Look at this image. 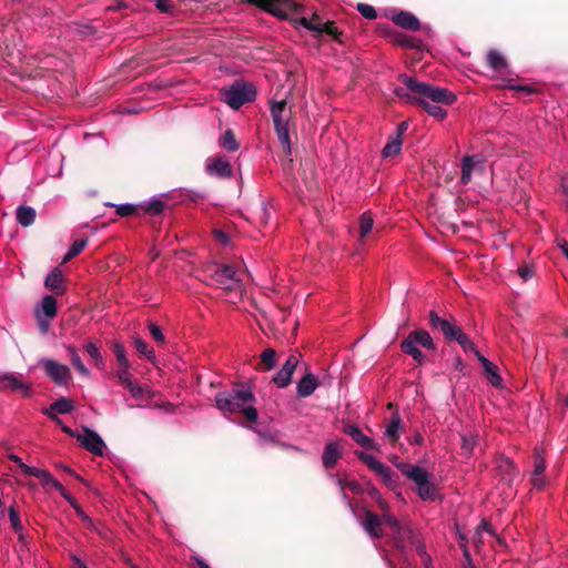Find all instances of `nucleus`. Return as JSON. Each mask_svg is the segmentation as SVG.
Listing matches in <instances>:
<instances>
[{
    "label": "nucleus",
    "instance_id": "f257e3e1",
    "mask_svg": "<svg viewBox=\"0 0 568 568\" xmlns=\"http://www.w3.org/2000/svg\"><path fill=\"white\" fill-rule=\"evenodd\" d=\"M247 3L255 4L280 19H294L297 26L315 32H325L326 36H342L335 22L328 18L314 12L310 17L293 0H244Z\"/></svg>",
    "mask_w": 568,
    "mask_h": 568
},
{
    "label": "nucleus",
    "instance_id": "f03ea898",
    "mask_svg": "<svg viewBox=\"0 0 568 568\" xmlns=\"http://www.w3.org/2000/svg\"><path fill=\"white\" fill-rule=\"evenodd\" d=\"M399 80L408 91L409 97L436 120L442 121L447 116V111L439 104L452 105L457 100L456 94L448 89L420 82L406 74H402Z\"/></svg>",
    "mask_w": 568,
    "mask_h": 568
},
{
    "label": "nucleus",
    "instance_id": "7ed1b4c3",
    "mask_svg": "<svg viewBox=\"0 0 568 568\" xmlns=\"http://www.w3.org/2000/svg\"><path fill=\"white\" fill-rule=\"evenodd\" d=\"M255 396L250 388L240 387L230 392H220L215 395L216 407L224 414L241 413L248 422H256L258 418L255 408Z\"/></svg>",
    "mask_w": 568,
    "mask_h": 568
},
{
    "label": "nucleus",
    "instance_id": "20e7f679",
    "mask_svg": "<svg viewBox=\"0 0 568 568\" xmlns=\"http://www.w3.org/2000/svg\"><path fill=\"white\" fill-rule=\"evenodd\" d=\"M486 63L494 72L491 78L498 82L499 88H507L526 95L535 92L530 85L516 83L517 75L510 70L506 57L499 50L490 49L486 53Z\"/></svg>",
    "mask_w": 568,
    "mask_h": 568
},
{
    "label": "nucleus",
    "instance_id": "39448f33",
    "mask_svg": "<svg viewBox=\"0 0 568 568\" xmlns=\"http://www.w3.org/2000/svg\"><path fill=\"white\" fill-rule=\"evenodd\" d=\"M396 467L405 477L414 481L416 493L422 500L434 501L436 499V486L430 481V475L425 468L409 463H398Z\"/></svg>",
    "mask_w": 568,
    "mask_h": 568
},
{
    "label": "nucleus",
    "instance_id": "423d86ee",
    "mask_svg": "<svg viewBox=\"0 0 568 568\" xmlns=\"http://www.w3.org/2000/svg\"><path fill=\"white\" fill-rule=\"evenodd\" d=\"M271 115L274 129L280 143L282 144L285 154H292V143L290 139L288 119L290 114L286 113V101H272Z\"/></svg>",
    "mask_w": 568,
    "mask_h": 568
},
{
    "label": "nucleus",
    "instance_id": "0eeeda50",
    "mask_svg": "<svg viewBox=\"0 0 568 568\" xmlns=\"http://www.w3.org/2000/svg\"><path fill=\"white\" fill-rule=\"evenodd\" d=\"M422 346L426 349H435V344L430 334L425 329H415L400 343L404 353L413 357L418 364L425 362V354L418 348Z\"/></svg>",
    "mask_w": 568,
    "mask_h": 568
},
{
    "label": "nucleus",
    "instance_id": "6e6552de",
    "mask_svg": "<svg viewBox=\"0 0 568 568\" xmlns=\"http://www.w3.org/2000/svg\"><path fill=\"white\" fill-rule=\"evenodd\" d=\"M256 92L254 88L244 81H235L230 87L221 90V99L234 110L240 109L243 104L255 100Z\"/></svg>",
    "mask_w": 568,
    "mask_h": 568
},
{
    "label": "nucleus",
    "instance_id": "1a4fd4ad",
    "mask_svg": "<svg viewBox=\"0 0 568 568\" xmlns=\"http://www.w3.org/2000/svg\"><path fill=\"white\" fill-rule=\"evenodd\" d=\"M392 539L394 546L404 555H407L408 549L417 548L418 544L424 541L420 539L419 532L413 528L409 523L399 524L392 531Z\"/></svg>",
    "mask_w": 568,
    "mask_h": 568
},
{
    "label": "nucleus",
    "instance_id": "9d476101",
    "mask_svg": "<svg viewBox=\"0 0 568 568\" xmlns=\"http://www.w3.org/2000/svg\"><path fill=\"white\" fill-rule=\"evenodd\" d=\"M356 456L361 459L371 470L381 476L383 483L389 487L390 489H395L397 487V476L392 470L390 467L378 460L374 455L357 452Z\"/></svg>",
    "mask_w": 568,
    "mask_h": 568
},
{
    "label": "nucleus",
    "instance_id": "9b49d317",
    "mask_svg": "<svg viewBox=\"0 0 568 568\" xmlns=\"http://www.w3.org/2000/svg\"><path fill=\"white\" fill-rule=\"evenodd\" d=\"M38 365L43 368L47 377L54 384L60 386L69 384L71 379V371L67 365L51 358H40L38 361Z\"/></svg>",
    "mask_w": 568,
    "mask_h": 568
},
{
    "label": "nucleus",
    "instance_id": "f8f14e48",
    "mask_svg": "<svg viewBox=\"0 0 568 568\" xmlns=\"http://www.w3.org/2000/svg\"><path fill=\"white\" fill-rule=\"evenodd\" d=\"M193 191L187 189H178L173 190L170 193H165V195H170L172 199H174L176 202H183L186 199H192ZM161 196H152L151 199L144 201L141 204V207L151 215H158L163 212L165 207V202L162 200Z\"/></svg>",
    "mask_w": 568,
    "mask_h": 568
},
{
    "label": "nucleus",
    "instance_id": "ddd939ff",
    "mask_svg": "<svg viewBox=\"0 0 568 568\" xmlns=\"http://www.w3.org/2000/svg\"><path fill=\"white\" fill-rule=\"evenodd\" d=\"M214 285L223 290H235L240 287L241 278L233 265L225 264L216 267L211 275Z\"/></svg>",
    "mask_w": 568,
    "mask_h": 568
},
{
    "label": "nucleus",
    "instance_id": "4468645a",
    "mask_svg": "<svg viewBox=\"0 0 568 568\" xmlns=\"http://www.w3.org/2000/svg\"><path fill=\"white\" fill-rule=\"evenodd\" d=\"M428 317L430 326L434 329L440 331L445 339L448 342L458 343V341H460V338L465 335L462 327L452 321L442 318L435 311H430Z\"/></svg>",
    "mask_w": 568,
    "mask_h": 568
},
{
    "label": "nucleus",
    "instance_id": "2eb2a0df",
    "mask_svg": "<svg viewBox=\"0 0 568 568\" xmlns=\"http://www.w3.org/2000/svg\"><path fill=\"white\" fill-rule=\"evenodd\" d=\"M390 19L397 27L408 31H423L426 33L432 31L429 26H423L417 17L409 11L394 10L392 11Z\"/></svg>",
    "mask_w": 568,
    "mask_h": 568
},
{
    "label": "nucleus",
    "instance_id": "dca6fc26",
    "mask_svg": "<svg viewBox=\"0 0 568 568\" xmlns=\"http://www.w3.org/2000/svg\"><path fill=\"white\" fill-rule=\"evenodd\" d=\"M77 439L88 452L102 456L106 445L102 437L93 429L82 427V433L77 434Z\"/></svg>",
    "mask_w": 568,
    "mask_h": 568
},
{
    "label": "nucleus",
    "instance_id": "f3484780",
    "mask_svg": "<svg viewBox=\"0 0 568 568\" xmlns=\"http://www.w3.org/2000/svg\"><path fill=\"white\" fill-rule=\"evenodd\" d=\"M484 164L485 156L483 154L465 155L462 159V183L467 185L471 181L474 171H484Z\"/></svg>",
    "mask_w": 568,
    "mask_h": 568
},
{
    "label": "nucleus",
    "instance_id": "a211bd4d",
    "mask_svg": "<svg viewBox=\"0 0 568 568\" xmlns=\"http://www.w3.org/2000/svg\"><path fill=\"white\" fill-rule=\"evenodd\" d=\"M0 389L19 392L23 397H30L32 395L30 385L19 379L14 373L0 374Z\"/></svg>",
    "mask_w": 568,
    "mask_h": 568
},
{
    "label": "nucleus",
    "instance_id": "6ab92c4d",
    "mask_svg": "<svg viewBox=\"0 0 568 568\" xmlns=\"http://www.w3.org/2000/svg\"><path fill=\"white\" fill-rule=\"evenodd\" d=\"M297 364L298 358L295 355H290L286 358L280 371L273 376V382L278 388H284L290 385Z\"/></svg>",
    "mask_w": 568,
    "mask_h": 568
},
{
    "label": "nucleus",
    "instance_id": "aec40b11",
    "mask_svg": "<svg viewBox=\"0 0 568 568\" xmlns=\"http://www.w3.org/2000/svg\"><path fill=\"white\" fill-rule=\"evenodd\" d=\"M343 450L338 440H331L325 444L322 455L323 466L326 469H332L336 466L338 459L342 457Z\"/></svg>",
    "mask_w": 568,
    "mask_h": 568
},
{
    "label": "nucleus",
    "instance_id": "412c9836",
    "mask_svg": "<svg viewBox=\"0 0 568 568\" xmlns=\"http://www.w3.org/2000/svg\"><path fill=\"white\" fill-rule=\"evenodd\" d=\"M206 171L211 175L219 178H230L232 175V166L226 159L214 158L206 161Z\"/></svg>",
    "mask_w": 568,
    "mask_h": 568
},
{
    "label": "nucleus",
    "instance_id": "4be33fe9",
    "mask_svg": "<svg viewBox=\"0 0 568 568\" xmlns=\"http://www.w3.org/2000/svg\"><path fill=\"white\" fill-rule=\"evenodd\" d=\"M344 432L349 435L356 444L365 449L378 450V445L371 437L365 435L357 426L347 425L344 427Z\"/></svg>",
    "mask_w": 568,
    "mask_h": 568
},
{
    "label": "nucleus",
    "instance_id": "5701e85b",
    "mask_svg": "<svg viewBox=\"0 0 568 568\" xmlns=\"http://www.w3.org/2000/svg\"><path fill=\"white\" fill-rule=\"evenodd\" d=\"M27 469L29 470V476L38 478L45 489L52 487L58 491L62 490V484L57 480L49 470L38 467Z\"/></svg>",
    "mask_w": 568,
    "mask_h": 568
},
{
    "label": "nucleus",
    "instance_id": "b1692460",
    "mask_svg": "<svg viewBox=\"0 0 568 568\" xmlns=\"http://www.w3.org/2000/svg\"><path fill=\"white\" fill-rule=\"evenodd\" d=\"M318 387V378L316 375L310 373L303 376L296 385V393L300 397L311 396Z\"/></svg>",
    "mask_w": 568,
    "mask_h": 568
},
{
    "label": "nucleus",
    "instance_id": "393cba45",
    "mask_svg": "<svg viewBox=\"0 0 568 568\" xmlns=\"http://www.w3.org/2000/svg\"><path fill=\"white\" fill-rule=\"evenodd\" d=\"M381 525L382 519L378 515L368 510L365 513V519L362 521V526L372 538H379L382 536Z\"/></svg>",
    "mask_w": 568,
    "mask_h": 568
},
{
    "label": "nucleus",
    "instance_id": "a878e982",
    "mask_svg": "<svg viewBox=\"0 0 568 568\" xmlns=\"http://www.w3.org/2000/svg\"><path fill=\"white\" fill-rule=\"evenodd\" d=\"M44 285L54 294L61 295L64 293L65 287L63 284V274L60 268H53L45 277Z\"/></svg>",
    "mask_w": 568,
    "mask_h": 568
},
{
    "label": "nucleus",
    "instance_id": "bb28decb",
    "mask_svg": "<svg viewBox=\"0 0 568 568\" xmlns=\"http://www.w3.org/2000/svg\"><path fill=\"white\" fill-rule=\"evenodd\" d=\"M478 361L483 366L484 373L488 382L495 387L501 386L503 378L498 373L497 366L489 359H487L484 355L479 356Z\"/></svg>",
    "mask_w": 568,
    "mask_h": 568
},
{
    "label": "nucleus",
    "instance_id": "cd10ccee",
    "mask_svg": "<svg viewBox=\"0 0 568 568\" xmlns=\"http://www.w3.org/2000/svg\"><path fill=\"white\" fill-rule=\"evenodd\" d=\"M404 430L402 418L398 412L392 414L390 419L385 428L384 435L390 440L396 442Z\"/></svg>",
    "mask_w": 568,
    "mask_h": 568
},
{
    "label": "nucleus",
    "instance_id": "c85d7f7f",
    "mask_svg": "<svg viewBox=\"0 0 568 568\" xmlns=\"http://www.w3.org/2000/svg\"><path fill=\"white\" fill-rule=\"evenodd\" d=\"M375 497H376V501L378 504V507L381 508V510L383 511V515L381 517L382 519V525H386L388 526L392 531L398 527V525L400 524L398 521V519L396 517H394L390 513H389V509H388V505L385 500H383V498L381 497V495L377 493V491H374L373 494Z\"/></svg>",
    "mask_w": 568,
    "mask_h": 568
},
{
    "label": "nucleus",
    "instance_id": "c756f323",
    "mask_svg": "<svg viewBox=\"0 0 568 568\" xmlns=\"http://www.w3.org/2000/svg\"><path fill=\"white\" fill-rule=\"evenodd\" d=\"M36 216L37 213L32 206L19 205L16 210V220L23 227L32 225L36 221Z\"/></svg>",
    "mask_w": 568,
    "mask_h": 568
},
{
    "label": "nucleus",
    "instance_id": "7c9ffc66",
    "mask_svg": "<svg viewBox=\"0 0 568 568\" xmlns=\"http://www.w3.org/2000/svg\"><path fill=\"white\" fill-rule=\"evenodd\" d=\"M65 351L68 352L71 363L74 366V368L78 371V373L82 377H89L90 376V369L83 364L81 357L79 356V353L74 346L68 345L65 347Z\"/></svg>",
    "mask_w": 568,
    "mask_h": 568
},
{
    "label": "nucleus",
    "instance_id": "2f4dec72",
    "mask_svg": "<svg viewBox=\"0 0 568 568\" xmlns=\"http://www.w3.org/2000/svg\"><path fill=\"white\" fill-rule=\"evenodd\" d=\"M74 406L72 402L69 398L61 397L57 399L49 409L44 410V414H47L50 418H54V416L51 414L52 412H55L58 414H69L73 410Z\"/></svg>",
    "mask_w": 568,
    "mask_h": 568
},
{
    "label": "nucleus",
    "instance_id": "473e14b6",
    "mask_svg": "<svg viewBox=\"0 0 568 568\" xmlns=\"http://www.w3.org/2000/svg\"><path fill=\"white\" fill-rule=\"evenodd\" d=\"M219 145L227 152H235L240 145L231 130H226L219 139Z\"/></svg>",
    "mask_w": 568,
    "mask_h": 568
},
{
    "label": "nucleus",
    "instance_id": "72a5a7b5",
    "mask_svg": "<svg viewBox=\"0 0 568 568\" xmlns=\"http://www.w3.org/2000/svg\"><path fill=\"white\" fill-rule=\"evenodd\" d=\"M403 140L399 136L390 139L382 150L383 158H393L400 153Z\"/></svg>",
    "mask_w": 568,
    "mask_h": 568
},
{
    "label": "nucleus",
    "instance_id": "f704fd0d",
    "mask_svg": "<svg viewBox=\"0 0 568 568\" xmlns=\"http://www.w3.org/2000/svg\"><path fill=\"white\" fill-rule=\"evenodd\" d=\"M41 312L48 320L57 314V300L52 295H44L41 301Z\"/></svg>",
    "mask_w": 568,
    "mask_h": 568
},
{
    "label": "nucleus",
    "instance_id": "c9c22d12",
    "mask_svg": "<svg viewBox=\"0 0 568 568\" xmlns=\"http://www.w3.org/2000/svg\"><path fill=\"white\" fill-rule=\"evenodd\" d=\"M84 349L90 356V358L94 362V365L98 369H103L105 362L103 356L99 349V347L94 343H87L84 345Z\"/></svg>",
    "mask_w": 568,
    "mask_h": 568
},
{
    "label": "nucleus",
    "instance_id": "e433bc0d",
    "mask_svg": "<svg viewBox=\"0 0 568 568\" xmlns=\"http://www.w3.org/2000/svg\"><path fill=\"white\" fill-rule=\"evenodd\" d=\"M374 220L368 212H365L359 217V237L365 239L373 230Z\"/></svg>",
    "mask_w": 568,
    "mask_h": 568
},
{
    "label": "nucleus",
    "instance_id": "4c0bfd02",
    "mask_svg": "<svg viewBox=\"0 0 568 568\" xmlns=\"http://www.w3.org/2000/svg\"><path fill=\"white\" fill-rule=\"evenodd\" d=\"M544 449L535 448V460H534V469L531 475H542L546 469V460L544 458Z\"/></svg>",
    "mask_w": 568,
    "mask_h": 568
},
{
    "label": "nucleus",
    "instance_id": "58836bf2",
    "mask_svg": "<svg viewBox=\"0 0 568 568\" xmlns=\"http://www.w3.org/2000/svg\"><path fill=\"white\" fill-rule=\"evenodd\" d=\"M134 346L135 349L143 355L146 359L154 362L155 361V354L153 351H151L148 346V344L141 339L140 337H136L134 339Z\"/></svg>",
    "mask_w": 568,
    "mask_h": 568
},
{
    "label": "nucleus",
    "instance_id": "ea45409f",
    "mask_svg": "<svg viewBox=\"0 0 568 568\" xmlns=\"http://www.w3.org/2000/svg\"><path fill=\"white\" fill-rule=\"evenodd\" d=\"M459 346L463 348L464 352L466 353H473L477 359L479 358V356H481L483 354L478 351V348L475 346V344L470 341V338L468 337L467 334H465L460 341H458Z\"/></svg>",
    "mask_w": 568,
    "mask_h": 568
},
{
    "label": "nucleus",
    "instance_id": "a19ab883",
    "mask_svg": "<svg viewBox=\"0 0 568 568\" xmlns=\"http://www.w3.org/2000/svg\"><path fill=\"white\" fill-rule=\"evenodd\" d=\"M8 516H9V521H10L11 528L14 530V532L21 534L23 530V527L20 521L19 514L13 506H11L8 509Z\"/></svg>",
    "mask_w": 568,
    "mask_h": 568
},
{
    "label": "nucleus",
    "instance_id": "79ce46f5",
    "mask_svg": "<svg viewBox=\"0 0 568 568\" xmlns=\"http://www.w3.org/2000/svg\"><path fill=\"white\" fill-rule=\"evenodd\" d=\"M106 205L114 206L115 212L120 216H130L136 211V206L132 203H121V204H113L108 203Z\"/></svg>",
    "mask_w": 568,
    "mask_h": 568
},
{
    "label": "nucleus",
    "instance_id": "37998d69",
    "mask_svg": "<svg viewBox=\"0 0 568 568\" xmlns=\"http://www.w3.org/2000/svg\"><path fill=\"white\" fill-rule=\"evenodd\" d=\"M329 477L334 480V483L338 486L339 490H341V494H342V498L343 500L345 501L346 506L353 510V507H352V503L351 500L348 499L347 495L345 494V489H346V483L347 480L341 478L338 475H333L331 474Z\"/></svg>",
    "mask_w": 568,
    "mask_h": 568
},
{
    "label": "nucleus",
    "instance_id": "c03bdc74",
    "mask_svg": "<svg viewBox=\"0 0 568 568\" xmlns=\"http://www.w3.org/2000/svg\"><path fill=\"white\" fill-rule=\"evenodd\" d=\"M476 446V437L473 435H463L462 436V450L466 456L473 454V450Z\"/></svg>",
    "mask_w": 568,
    "mask_h": 568
},
{
    "label": "nucleus",
    "instance_id": "a18cd8bd",
    "mask_svg": "<svg viewBox=\"0 0 568 568\" xmlns=\"http://www.w3.org/2000/svg\"><path fill=\"white\" fill-rule=\"evenodd\" d=\"M396 43L406 48H422L423 47V38H396Z\"/></svg>",
    "mask_w": 568,
    "mask_h": 568
},
{
    "label": "nucleus",
    "instance_id": "49530a36",
    "mask_svg": "<svg viewBox=\"0 0 568 568\" xmlns=\"http://www.w3.org/2000/svg\"><path fill=\"white\" fill-rule=\"evenodd\" d=\"M276 354L273 348H266L261 354V361L266 366V369H272L275 366Z\"/></svg>",
    "mask_w": 568,
    "mask_h": 568
},
{
    "label": "nucleus",
    "instance_id": "de8ad7c7",
    "mask_svg": "<svg viewBox=\"0 0 568 568\" xmlns=\"http://www.w3.org/2000/svg\"><path fill=\"white\" fill-rule=\"evenodd\" d=\"M74 511L79 516V518L82 520V523L85 525L87 528H89L90 530H92L97 534H101L100 530L98 529V527L95 526V524L93 523V520L90 518V516H88L83 511V509L81 507H77V509Z\"/></svg>",
    "mask_w": 568,
    "mask_h": 568
},
{
    "label": "nucleus",
    "instance_id": "09e8293b",
    "mask_svg": "<svg viewBox=\"0 0 568 568\" xmlns=\"http://www.w3.org/2000/svg\"><path fill=\"white\" fill-rule=\"evenodd\" d=\"M116 377L121 384L125 387L129 386L133 381L131 379L130 365L129 366H119L116 371Z\"/></svg>",
    "mask_w": 568,
    "mask_h": 568
},
{
    "label": "nucleus",
    "instance_id": "8fccbe9b",
    "mask_svg": "<svg viewBox=\"0 0 568 568\" xmlns=\"http://www.w3.org/2000/svg\"><path fill=\"white\" fill-rule=\"evenodd\" d=\"M114 355L119 363V366H129V359L126 357L125 348L122 344L116 343L114 345Z\"/></svg>",
    "mask_w": 568,
    "mask_h": 568
},
{
    "label": "nucleus",
    "instance_id": "3c124183",
    "mask_svg": "<svg viewBox=\"0 0 568 568\" xmlns=\"http://www.w3.org/2000/svg\"><path fill=\"white\" fill-rule=\"evenodd\" d=\"M358 12L366 19L373 20L376 18V10L366 3H358L357 4Z\"/></svg>",
    "mask_w": 568,
    "mask_h": 568
},
{
    "label": "nucleus",
    "instance_id": "603ef678",
    "mask_svg": "<svg viewBox=\"0 0 568 568\" xmlns=\"http://www.w3.org/2000/svg\"><path fill=\"white\" fill-rule=\"evenodd\" d=\"M126 388L129 389L131 396L134 399H138V400L143 399L144 393H145V388H143L141 385L132 382L131 384H129V386H126Z\"/></svg>",
    "mask_w": 568,
    "mask_h": 568
},
{
    "label": "nucleus",
    "instance_id": "864d4df0",
    "mask_svg": "<svg viewBox=\"0 0 568 568\" xmlns=\"http://www.w3.org/2000/svg\"><path fill=\"white\" fill-rule=\"evenodd\" d=\"M248 428L257 434L258 443L261 445H265V444H270V443L274 442L273 436L268 432L262 430V429H258V428L252 427V426H250Z\"/></svg>",
    "mask_w": 568,
    "mask_h": 568
},
{
    "label": "nucleus",
    "instance_id": "5fc2aeb1",
    "mask_svg": "<svg viewBox=\"0 0 568 568\" xmlns=\"http://www.w3.org/2000/svg\"><path fill=\"white\" fill-rule=\"evenodd\" d=\"M517 273L524 282H527L532 278L535 271L531 265L525 264L518 267Z\"/></svg>",
    "mask_w": 568,
    "mask_h": 568
},
{
    "label": "nucleus",
    "instance_id": "6e6d98bb",
    "mask_svg": "<svg viewBox=\"0 0 568 568\" xmlns=\"http://www.w3.org/2000/svg\"><path fill=\"white\" fill-rule=\"evenodd\" d=\"M416 552L422 558V561L425 566V568H432V558L426 552V546L425 544H418L417 545V548L415 549Z\"/></svg>",
    "mask_w": 568,
    "mask_h": 568
},
{
    "label": "nucleus",
    "instance_id": "4d7b16f0",
    "mask_svg": "<svg viewBox=\"0 0 568 568\" xmlns=\"http://www.w3.org/2000/svg\"><path fill=\"white\" fill-rule=\"evenodd\" d=\"M149 331H150V334L152 335V337L158 342V343H164L165 341V336L161 329V327L159 325H156L155 323H150L149 324Z\"/></svg>",
    "mask_w": 568,
    "mask_h": 568
},
{
    "label": "nucleus",
    "instance_id": "13d9d810",
    "mask_svg": "<svg viewBox=\"0 0 568 568\" xmlns=\"http://www.w3.org/2000/svg\"><path fill=\"white\" fill-rule=\"evenodd\" d=\"M155 7L160 12L171 13L174 9V3L171 0H155Z\"/></svg>",
    "mask_w": 568,
    "mask_h": 568
},
{
    "label": "nucleus",
    "instance_id": "bf43d9fd",
    "mask_svg": "<svg viewBox=\"0 0 568 568\" xmlns=\"http://www.w3.org/2000/svg\"><path fill=\"white\" fill-rule=\"evenodd\" d=\"M9 459L16 463L20 468L21 473L26 476H29V470L27 468H34V466H29L26 463H23V460L16 454H10Z\"/></svg>",
    "mask_w": 568,
    "mask_h": 568
},
{
    "label": "nucleus",
    "instance_id": "052dcab7",
    "mask_svg": "<svg viewBox=\"0 0 568 568\" xmlns=\"http://www.w3.org/2000/svg\"><path fill=\"white\" fill-rule=\"evenodd\" d=\"M87 244H88L87 239L77 240L71 244L69 250L71 251V254H74L77 256L85 248Z\"/></svg>",
    "mask_w": 568,
    "mask_h": 568
},
{
    "label": "nucleus",
    "instance_id": "680f3d73",
    "mask_svg": "<svg viewBox=\"0 0 568 568\" xmlns=\"http://www.w3.org/2000/svg\"><path fill=\"white\" fill-rule=\"evenodd\" d=\"M60 495L63 497V499L75 510L77 507H80V505L77 503L74 497L69 494L64 487L62 486V490H59Z\"/></svg>",
    "mask_w": 568,
    "mask_h": 568
},
{
    "label": "nucleus",
    "instance_id": "e2e57ef3",
    "mask_svg": "<svg viewBox=\"0 0 568 568\" xmlns=\"http://www.w3.org/2000/svg\"><path fill=\"white\" fill-rule=\"evenodd\" d=\"M531 484L537 489H542L546 486V478L542 475H531Z\"/></svg>",
    "mask_w": 568,
    "mask_h": 568
},
{
    "label": "nucleus",
    "instance_id": "0e129e2a",
    "mask_svg": "<svg viewBox=\"0 0 568 568\" xmlns=\"http://www.w3.org/2000/svg\"><path fill=\"white\" fill-rule=\"evenodd\" d=\"M70 559L73 562V568H88L87 564L77 554H70Z\"/></svg>",
    "mask_w": 568,
    "mask_h": 568
},
{
    "label": "nucleus",
    "instance_id": "69168bd1",
    "mask_svg": "<svg viewBox=\"0 0 568 568\" xmlns=\"http://www.w3.org/2000/svg\"><path fill=\"white\" fill-rule=\"evenodd\" d=\"M214 237L221 242L222 244L226 245L230 243V237L226 233H224L223 231H220V230H215L214 231Z\"/></svg>",
    "mask_w": 568,
    "mask_h": 568
},
{
    "label": "nucleus",
    "instance_id": "338daca9",
    "mask_svg": "<svg viewBox=\"0 0 568 568\" xmlns=\"http://www.w3.org/2000/svg\"><path fill=\"white\" fill-rule=\"evenodd\" d=\"M192 559L196 562L199 568H211L201 556H192Z\"/></svg>",
    "mask_w": 568,
    "mask_h": 568
},
{
    "label": "nucleus",
    "instance_id": "774afa93",
    "mask_svg": "<svg viewBox=\"0 0 568 568\" xmlns=\"http://www.w3.org/2000/svg\"><path fill=\"white\" fill-rule=\"evenodd\" d=\"M557 242H558V246L560 247V250L562 251L564 255L568 260V243H567V241L561 239V240H558Z\"/></svg>",
    "mask_w": 568,
    "mask_h": 568
}]
</instances>
